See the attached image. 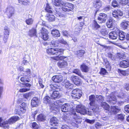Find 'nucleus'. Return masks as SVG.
<instances>
[{"instance_id": "nucleus-29", "label": "nucleus", "mask_w": 129, "mask_h": 129, "mask_svg": "<svg viewBox=\"0 0 129 129\" xmlns=\"http://www.w3.org/2000/svg\"><path fill=\"white\" fill-rule=\"evenodd\" d=\"M110 97L109 99V100H107V101L110 103H115L116 102V99L115 96L111 94Z\"/></svg>"}, {"instance_id": "nucleus-55", "label": "nucleus", "mask_w": 129, "mask_h": 129, "mask_svg": "<svg viewBox=\"0 0 129 129\" xmlns=\"http://www.w3.org/2000/svg\"><path fill=\"white\" fill-rule=\"evenodd\" d=\"M20 80L22 82H29L30 81L29 79H27L24 77L21 78Z\"/></svg>"}, {"instance_id": "nucleus-23", "label": "nucleus", "mask_w": 129, "mask_h": 129, "mask_svg": "<svg viewBox=\"0 0 129 129\" xmlns=\"http://www.w3.org/2000/svg\"><path fill=\"white\" fill-rule=\"evenodd\" d=\"M94 7L97 8H100L102 5V3L100 0H95L94 3Z\"/></svg>"}, {"instance_id": "nucleus-12", "label": "nucleus", "mask_w": 129, "mask_h": 129, "mask_svg": "<svg viewBox=\"0 0 129 129\" xmlns=\"http://www.w3.org/2000/svg\"><path fill=\"white\" fill-rule=\"evenodd\" d=\"M107 18V15L103 13H100L99 16L98 18V20L100 23L105 22Z\"/></svg>"}, {"instance_id": "nucleus-39", "label": "nucleus", "mask_w": 129, "mask_h": 129, "mask_svg": "<svg viewBox=\"0 0 129 129\" xmlns=\"http://www.w3.org/2000/svg\"><path fill=\"white\" fill-rule=\"evenodd\" d=\"M92 27L94 29L98 30L100 28V26L94 20Z\"/></svg>"}, {"instance_id": "nucleus-64", "label": "nucleus", "mask_w": 129, "mask_h": 129, "mask_svg": "<svg viewBox=\"0 0 129 129\" xmlns=\"http://www.w3.org/2000/svg\"><path fill=\"white\" fill-rule=\"evenodd\" d=\"M20 111L22 113L25 112L26 110V108L22 107H19Z\"/></svg>"}, {"instance_id": "nucleus-16", "label": "nucleus", "mask_w": 129, "mask_h": 129, "mask_svg": "<svg viewBox=\"0 0 129 129\" xmlns=\"http://www.w3.org/2000/svg\"><path fill=\"white\" fill-rule=\"evenodd\" d=\"M64 82L65 83V87L67 90L71 89L73 87V85L70 83L69 81L66 78L64 80Z\"/></svg>"}, {"instance_id": "nucleus-15", "label": "nucleus", "mask_w": 129, "mask_h": 129, "mask_svg": "<svg viewBox=\"0 0 129 129\" xmlns=\"http://www.w3.org/2000/svg\"><path fill=\"white\" fill-rule=\"evenodd\" d=\"M68 63L67 61L63 60L59 61L57 63V65L60 68H64L68 66Z\"/></svg>"}, {"instance_id": "nucleus-54", "label": "nucleus", "mask_w": 129, "mask_h": 129, "mask_svg": "<svg viewBox=\"0 0 129 129\" xmlns=\"http://www.w3.org/2000/svg\"><path fill=\"white\" fill-rule=\"evenodd\" d=\"M118 57L120 59L122 60L125 58V56L122 53H119L118 55Z\"/></svg>"}, {"instance_id": "nucleus-30", "label": "nucleus", "mask_w": 129, "mask_h": 129, "mask_svg": "<svg viewBox=\"0 0 129 129\" xmlns=\"http://www.w3.org/2000/svg\"><path fill=\"white\" fill-rule=\"evenodd\" d=\"M46 18L48 21H54L55 19V17L54 15L50 14H47L46 15Z\"/></svg>"}, {"instance_id": "nucleus-58", "label": "nucleus", "mask_w": 129, "mask_h": 129, "mask_svg": "<svg viewBox=\"0 0 129 129\" xmlns=\"http://www.w3.org/2000/svg\"><path fill=\"white\" fill-rule=\"evenodd\" d=\"M43 83L42 80L41 79H39V83L40 85V86L42 88H43L44 86L43 84Z\"/></svg>"}, {"instance_id": "nucleus-57", "label": "nucleus", "mask_w": 129, "mask_h": 129, "mask_svg": "<svg viewBox=\"0 0 129 129\" xmlns=\"http://www.w3.org/2000/svg\"><path fill=\"white\" fill-rule=\"evenodd\" d=\"M30 96L31 93H25L23 95V96L27 99H28Z\"/></svg>"}, {"instance_id": "nucleus-59", "label": "nucleus", "mask_w": 129, "mask_h": 129, "mask_svg": "<svg viewBox=\"0 0 129 129\" xmlns=\"http://www.w3.org/2000/svg\"><path fill=\"white\" fill-rule=\"evenodd\" d=\"M85 121L88 123L92 124L94 122L95 120H90L88 119H86Z\"/></svg>"}, {"instance_id": "nucleus-36", "label": "nucleus", "mask_w": 129, "mask_h": 129, "mask_svg": "<svg viewBox=\"0 0 129 129\" xmlns=\"http://www.w3.org/2000/svg\"><path fill=\"white\" fill-rule=\"evenodd\" d=\"M66 58V57L64 56H61L60 55L56 56L55 57H53V59L55 60H61L64 59Z\"/></svg>"}, {"instance_id": "nucleus-26", "label": "nucleus", "mask_w": 129, "mask_h": 129, "mask_svg": "<svg viewBox=\"0 0 129 129\" xmlns=\"http://www.w3.org/2000/svg\"><path fill=\"white\" fill-rule=\"evenodd\" d=\"M54 4L55 6H61L64 5L63 1L61 0H54Z\"/></svg>"}, {"instance_id": "nucleus-53", "label": "nucleus", "mask_w": 129, "mask_h": 129, "mask_svg": "<svg viewBox=\"0 0 129 129\" xmlns=\"http://www.w3.org/2000/svg\"><path fill=\"white\" fill-rule=\"evenodd\" d=\"M50 86L51 89L53 90H52L54 91L58 89V86H57L55 84L54 85H50Z\"/></svg>"}, {"instance_id": "nucleus-27", "label": "nucleus", "mask_w": 129, "mask_h": 129, "mask_svg": "<svg viewBox=\"0 0 129 129\" xmlns=\"http://www.w3.org/2000/svg\"><path fill=\"white\" fill-rule=\"evenodd\" d=\"M128 23L129 22L126 21H123L120 24V26L124 29H126L129 25Z\"/></svg>"}, {"instance_id": "nucleus-49", "label": "nucleus", "mask_w": 129, "mask_h": 129, "mask_svg": "<svg viewBox=\"0 0 129 129\" xmlns=\"http://www.w3.org/2000/svg\"><path fill=\"white\" fill-rule=\"evenodd\" d=\"M62 6L63 7H62V9L64 11L66 12H68L70 11H71V10H70V9H69L67 7H66L64 4Z\"/></svg>"}, {"instance_id": "nucleus-44", "label": "nucleus", "mask_w": 129, "mask_h": 129, "mask_svg": "<svg viewBox=\"0 0 129 129\" xmlns=\"http://www.w3.org/2000/svg\"><path fill=\"white\" fill-rule=\"evenodd\" d=\"M33 20L31 18H30L26 19V22L28 25H31L32 24Z\"/></svg>"}, {"instance_id": "nucleus-24", "label": "nucleus", "mask_w": 129, "mask_h": 129, "mask_svg": "<svg viewBox=\"0 0 129 129\" xmlns=\"http://www.w3.org/2000/svg\"><path fill=\"white\" fill-rule=\"evenodd\" d=\"M119 38L120 40H123L125 39V36L126 34L123 31H120L118 32Z\"/></svg>"}, {"instance_id": "nucleus-34", "label": "nucleus", "mask_w": 129, "mask_h": 129, "mask_svg": "<svg viewBox=\"0 0 129 129\" xmlns=\"http://www.w3.org/2000/svg\"><path fill=\"white\" fill-rule=\"evenodd\" d=\"M73 72L78 75L81 77L84 78V76L81 74L80 71L79 69H74L73 70Z\"/></svg>"}, {"instance_id": "nucleus-20", "label": "nucleus", "mask_w": 129, "mask_h": 129, "mask_svg": "<svg viewBox=\"0 0 129 129\" xmlns=\"http://www.w3.org/2000/svg\"><path fill=\"white\" fill-rule=\"evenodd\" d=\"M71 80L76 85H79L80 83V80L77 77L72 76L71 78Z\"/></svg>"}, {"instance_id": "nucleus-3", "label": "nucleus", "mask_w": 129, "mask_h": 129, "mask_svg": "<svg viewBox=\"0 0 129 129\" xmlns=\"http://www.w3.org/2000/svg\"><path fill=\"white\" fill-rule=\"evenodd\" d=\"M70 90V92L71 93V95L74 99H79L81 96V91L78 89L74 90L73 91Z\"/></svg>"}, {"instance_id": "nucleus-18", "label": "nucleus", "mask_w": 129, "mask_h": 129, "mask_svg": "<svg viewBox=\"0 0 129 129\" xmlns=\"http://www.w3.org/2000/svg\"><path fill=\"white\" fill-rule=\"evenodd\" d=\"M14 9L12 7H9L8 8L7 10V14L9 18L14 14Z\"/></svg>"}, {"instance_id": "nucleus-38", "label": "nucleus", "mask_w": 129, "mask_h": 129, "mask_svg": "<svg viewBox=\"0 0 129 129\" xmlns=\"http://www.w3.org/2000/svg\"><path fill=\"white\" fill-rule=\"evenodd\" d=\"M46 7L45 8V10L47 12L52 13V11L51 10V7L49 6L48 4H47Z\"/></svg>"}, {"instance_id": "nucleus-33", "label": "nucleus", "mask_w": 129, "mask_h": 129, "mask_svg": "<svg viewBox=\"0 0 129 129\" xmlns=\"http://www.w3.org/2000/svg\"><path fill=\"white\" fill-rule=\"evenodd\" d=\"M72 115L73 116V118L75 119V120L72 123V124L74 126H77V121L76 119L77 117V116L76 115V114L75 113H73L72 114Z\"/></svg>"}, {"instance_id": "nucleus-8", "label": "nucleus", "mask_w": 129, "mask_h": 129, "mask_svg": "<svg viewBox=\"0 0 129 129\" xmlns=\"http://www.w3.org/2000/svg\"><path fill=\"white\" fill-rule=\"evenodd\" d=\"M42 36V38L44 40H47L49 36L47 29L43 27L41 30Z\"/></svg>"}, {"instance_id": "nucleus-9", "label": "nucleus", "mask_w": 129, "mask_h": 129, "mask_svg": "<svg viewBox=\"0 0 129 129\" xmlns=\"http://www.w3.org/2000/svg\"><path fill=\"white\" fill-rule=\"evenodd\" d=\"M120 110V109L118 107L112 106L109 110L108 111L111 114H115L118 112Z\"/></svg>"}, {"instance_id": "nucleus-19", "label": "nucleus", "mask_w": 129, "mask_h": 129, "mask_svg": "<svg viewBox=\"0 0 129 129\" xmlns=\"http://www.w3.org/2000/svg\"><path fill=\"white\" fill-rule=\"evenodd\" d=\"M59 122V121L55 117H53L50 120V123L51 125L55 126Z\"/></svg>"}, {"instance_id": "nucleus-2", "label": "nucleus", "mask_w": 129, "mask_h": 129, "mask_svg": "<svg viewBox=\"0 0 129 129\" xmlns=\"http://www.w3.org/2000/svg\"><path fill=\"white\" fill-rule=\"evenodd\" d=\"M64 50L62 49L51 48L47 50V53L49 54H63Z\"/></svg>"}, {"instance_id": "nucleus-50", "label": "nucleus", "mask_w": 129, "mask_h": 129, "mask_svg": "<svg viewBox=\"0 0 129 129\" xmlns=\"http://www.w3.org/2000/svg\"><path fill=\"white\" fill-rule=\"evenodd\" d=\"M18 2L20 4L26 5L27 4V0H18Z\"/></svg>"}, {"instance_id": "nucleus-31", "label": "nucleus", "mask_w": 129, "mask_h": 129, "mask_svg": "<svg viewBox=\"0 0 129 129\" xmlns=\"http://www.w3.org/2000/svg\"><path fill=\"white\" fill-rule=\"evenodd\" d=\"M45 116L44 114H40L38 115L37 118V120L38 121H43L45 120Z\"/></svg>"}, {"instance_id": "nucleus-63", "label": "nucleus", "mask_w": 129, "mask_h": 129, "mask_svg": "<svg viewBox=\"0 0 129 129\" xmlns=\"http://www.w3.org/2000/svg\"><path fill=\"white\" fill-rule=\"evenodd\" d=\"M61 129H71L67 125H62L61 127Z\"/></svg>"}, {"instance_id": "nucleus-46", "label": "nucleus", "mask_w": 129, "mask_h": 129, "mask_svg": "<svg viewBox=\"0 0 129 129\" xmlns=\"http://www.w3.org/2000/svg\"><path fill=\"white\" fill-rule=\"evenodd\" d=\"M31 126L33 128L35 129H38L39 127V125L36 122L33 123L32 124Z\"/></svg>"}, {"instance_id": "nucleus-7", "label": "nucleus", "mask_w": 129, "mask_h": 129, "mask_svg": "<svg viewBox=\"0 0 129 129\" xmlns=\"http://www.w3.org/2000/svg\"><path fill=\"white\" fill-rule=\"evenodd\" d=\"M112 16L117 19L121 18V17L123 15V13L120 10L117 9L114 10L112 13Z\"/></svg>"}, {"instance_id": "nucleus-10", "label": "nucleus", "mask_w": 129, "mask_h": 129, "mask_svg": "<svg viewBox=\"0 0 129 129\" xmlns=\"http://www.w3.org/2000/svg\"><path fill=\"white\" fill-rule=\"evenodd\" d=\"M52 79V80L54 82L59 83L63 80V77L61 75H57L53 76Z\"/></svg>"}, {"instance_id": "nucleus-32", "label": "nucleus", "mask_w": 129, "mask_h": 129, "mask_svg": "<svg viewBox=\"0 0 129 129\" xmlns=\"http://www.w3.org/2000/svg\"><path fill=\"white\" fill-rule=\"evenodd\" d=\"M101 106L106 110H109L110 107L109 105L105 102H102L101 104Z\"/></svg>"}, {"instance_id": "nucleus-13", "label": "nucleus", "mask_w": 129, "mask_h": 129, "mask_svg": "<svg viewBox=\"0 0 129 129\" xmlns=\"http://www.w3.org/2000/svg\"><path fill=\"white\" fill-rule=\"evenodd\" d=\"M40 103V100L37 97L33 98L31 101V105L33 107H36L38 106Z\"/></svg>"}, {"instance_id": "nucleus-5", "label": "nucleus", "mask_w": 129, "mask_h": 129, "mask_svg": "<svg viewBox=\"0 0 129 129\" xmlns=\"http://www.w3.org/2000/svg\"><path fill=\"white\" fill-rule=\"evenodd\" d=\"M94 97V95H92L89 97V100L90 101L89 104L91 106H93L92 110H93L94 111L96 112L99 109V107L98 105L95 104Z\"/></svg>"}, {"instance_id": "nucleus-62", "label": "nucleus", "mask_w": 129, "mask_h": 129, "mask_svg": "<svg viewBox=\"0 0 129 129\" xmlns=\"http://www.w3.org/2000/svg\"><path fill=\"white\" fill-rule=\"evenodd\" d=\"M125 111L127 113H129V105L125 106L124 107Z\"/></svg>"}, {"instance_id": "nucleus-61", "label": "nucleus", "mask_w": 129, "mask_h": 129, "mask_svg": "<svg viewBox=\"0 0 129 129\" xmlns=\"http://www.w3.org/2000/svg\"><path fill=\"white\" fill-rule=\"evenodd\" d=\"M9 35H4V37L3 38L4 40L5 41V42H7V40L8 39Z\"/></svg>"}, {"instance_id": "nucleus-1", "label": "nucleus", "mask_w": 129, "mask_h": 129, "mask_svg": "<svg viewBox=\"0 0 129 129\" xmlns=\"http://www.w3.org/2000/svg\"><path fill=\"white\" fill-rule=\"evenodd\" d=\"M19 119L17 116H13L9 118L8 120L4 122L0 121V126L5 128H8L9 127V124H12L15 123Z\"/></svg>"}, {"instance_id": "nucleus-6", "label": "nucleus", "mask_w": 129, "mask_h": 129, "mask_svg": "<svg viewBox=\"0 0 129 129\" xmlns=\"http://www.w3.org/2000/svg\"><path fill=\"white\" fill-rule=\"evenodd\" d=\"M76 111L82 114H86L87 110L85 109V107L81 105H79L76 106Z\"/></svg>"}, {"instance_id": "nucleus-35", "label": "nucleus", "mask_w": 129, "mask_h": 129, "mask_svg": "<svg viewBox=\"0 0 129 129\" xmlns=\"http://www.w3.org/2000/svg\"><path fill=\"white\" fill-rule=\"evenodd\" d=\"M85 52L83 50H79L77 52L76 54L77 56L79 58L82 57L84 54Z\"/></svg>"}, {"instance_id": "nucleus-40", "label": "nucleus", "mask_w": 129, "mask_h": 129, "mask_svg": "<svg viewBox=\"0 0 129 129\" xmlns=\"http://www.w3.org/2000/svg\"><path fill=\"white\" fill-rule=\"evenodd\" d=\"M95 99L98 102H100L101 103L103 102L104 100L103 97L101 95L96 96Z\"/></svg>"}, {"instance_id": "nucleus-17", "label": "nucleus", "mask_w": 129, "mask_h": 129, "mask_svg": "<svg viewBox=\"0 0 129 129\" xmlns=\"http://www.w3.org/2000/svg\"><path fill=\"white\" fill-rule=\"evenodd\" d=\"M118 35V32H112L109 33V37L112 40H115L117 38Z\"/></svg>"}, {"instance_id": "nucleus-52", "label": "nucleus", "mask_w": 129, "mask_h": 129, "mask_svg": "<svg viewBox=\"0 0 129 129\" xmlns=\"http://www.w3.org/2000/svg\"><path fill=\"white\" fill-rule=\"evenodd\" d=\"M55 14L58 17H63V15L62 14H61V13L58 11V10H56V12H55Z\"/></svg>"}, {"instance_id": "nucleus-41", "label": "nucleus", "mask_w": 129, "mask_h": 129, "mask_svg": "<svg viewBox=\"0 0 129 129\" xmlns=\"http://www.w3.org/2000/svg\"><path fill=\"white\" fill-rule=\"evenodd\" d=\"M64 4L66 7H67L71 11H72L74 8L72 4L66 3Z\"/></svg>"}, {"instance_id": "nucleus-42", "label": "nucleus", "mask_w": 129, "mask_h": 129, "mask_svg": "<svg viewBox=\"0 0 129 129\" xmlns=\"http://www.w3.org/2000/svg\"><path fill=\"white\" fill-rule=\"evenodd\" d=\"M50 96H46L44 98V102L45 103H49L50 101Z\"/></svg>"}, {"instance_id": "nucleus-28", "label": "nucleus", "mask_w": 129, "mask_h": 129, "mask_svg": "<svg viewBox=\"0 0 129 129\" xmlns=\"http://www.w3.org/2000/svg\"><path fill=\"white\" fill-rule=\"evenodd\" d=\"M36 29L35 28H33L29 30L28 35L32 37L34 36H36Z\"/></svg>"}, {"instance_id": "nucleus-21", "label": "nucleus", "mask_w": 129, "mask_h": 129, "mask_svg": "<svg viewBox=\"0 0 129 129\" xmlns=\"http://www.w3.org/2000/svg\"><path fill=\"white\" fill-rule=\"evenodd\" d=\"M114 21L113 20L110 18L108 21L106 23V25L107 27L110 28H113L114 26Z\"/></svg>"}, {"instance_id": "nucleus-45", "label": "nucleus", "mask_w": 129, "mask_h": 129, "mask_svg": "<svg viewBox=\"0 0 129 129\" xmlns=\"http://www.w3.org/2000/svg\"><path fill=\"white\" fill-rule=\"evenodd\" d=\"M62 101L60 100H57L54 103V104L55 106H57L60 107L61 105Z\"/></svg>"}, {"instance_id": "nucleus-25", "label": "nucleus", "mask_w": 129, "mask_h": 129, "mask_svg": "<svg viewBox=\"0 0 129 129\" xmlns=\"http://www.w3.org/2000/svg\"><path fill=\"white\" fill-rule=\"evenodd\" d=\"M51 33L53 36L54 37H58L60 36V34L59 32L56 29L52 30Z\"/></svg>"}, {"instance_id": "nucleus-37", "label": "nucleus", "mask_w": 129, "mask_h": 129, "mask_svg": "<svg viewBox=\"0 0 129 129\" xmlns=\"http://www.w3.org/2000/svg\"><path fill=\"white\" fill-rule=\"evenodd\" d=\"M50 45L51 47H57L58 45V43L57 41L52 40L50 43Z\"/></svg>"}, {"instance_id": "nucleus-51", "label": "nucleus", "mask_w": 129, "mask_h": 129, "mask_svg": "<svg viewBox=\"0 0 129 129\" xmlns=\"http://www.w3.org/2000/svg\"><path fill=\"white\" fill-rule=\"evenodd\" d=\"M29 88H27L26 87H24L20 89L19 91L21 92H23L27 91L29 90Z\"/></svg>"}, {"instance_id": "nucleus-14", "label": "nucleus", "mask_w": 129, "mask_h": 129, "mask_svg": "<svg viewBox=\"0 0 129 129\" xmlns=\"http://www.w3.org/2000/svg\"><path fill=\"white\" fill-rule=\"evenodd\" d=\"M119 65L120 67L122 68H127L129 67V61L128 60H123L120 62Z\"/></svg>"}, {"instance_id": "nucleus-4", "label": "nucleus", "mask_w": 129, "mask_h": 129, "mask_svg": "<svg viewBox=\"0 0 129 129\" xmlns=\"http://www.w3.org/2000/svg\"><path fill=\"white\" fill-rule=\"evenodd\" d=\"M47 94L50 96L51 99H53L59 98L60 96L59 92L57 90L54 91L52 90H50Z\"/></svg>"}, {"instance_id": "nucleus-60", "label": "nucleus", "mask_w": 129, "mask_h": 129, "mask_svg": "<svg viewBox=\"0 0 129 129\" xmlns=\"http://www.w3.org/2000/svg\"><path fill=\"white\" fill-rule=\"evenodd\" d=\"M117 117L118 119L120 120H123L124 118V116L122 114L118 115Z\"/></svg>"}, {"instance_id": "nucleus-56", "label": "nucleus", "mask_w": 129, "mask_h": 129, "mask_svg": "<svg viewBox=\"0 0 129 129\" xmlns=\"http://www.w3.org/2000/svg\"><path fill=\"white\" fill-rule=\"evenodd\" d=\"M125 95L122 92H120L118 95V97L119 98H123L125 97Z\"/></svg>"}, {"instance_id": "nucleus-22", "label": "nucleus", "mask_w": 129, "mask_h": 129, "mask_svg": "<svg viewBox=\"0 0 129 129\" xmlns=\"http://www.w3.org/2000/svg\"><path fill=\"white\" fill-rule=\"evenodd\" d=\"M81 69L82 72L85 73L88 72L90 70L89 68L84 64L81 65Z\"/></svg>"}, {"instance_id": "nucleus-43", "label": "nucleus", "mask_w": 129, "mask_h": 129, "mask_svg": "<svg viewBox=\"0 0 129 129\" xmlns=\"http://www.w3.org/2000/svg\"><path fill=\"white\" fill-rule=\"evenodd\" d=\"M112 5L113 7L114 8L116 7H118L119 6V4L116 0H114L112 2Z\"/></svg>"}, {"instance_id": "nucleus-48", "label": "nucleus", "mask_w": 129, "mask_h": 129, "mask_svg": "<svg viewBox=\"0 0 129 129\" xmlns=\"http://www.w3.org/2000/svg\"><path fill=\"white\" fill-rule=\"evenodd\" d=\"M107 73V72L105 69L102 68L101 70L100 73L101 75H106Z\"/></svg>"}, {"instance_id": "nucleus-47", "label": "nucleus", "mask_w": 129, "mask_h": 129, "mask_svg": "<svg viewBox=\"0 0 129 129\" xmlns=\"http://www.w3.org/2000/svg\"><path fill=\"white\" fill-rule=\"evenodd\" d=\"M4 34L9 35V29L8 27L6 26L4 27Z\"/></svg>"}, {"instance_id": "nucleus-11", "label": "nucleus", "mask_w": 129, "mask_h": 129, "mask_svg": "<svg viewBox=\"0 0 129 129\" xmlns=\"http://www.w3.org/2000/svg\"><path fill=\"white\" fill-rule=\"evenodd\" d=\"M61 109L62 112H66L71 111L72 109L69 104H65L61 106Z\"/></svg>"}]
</instances>
